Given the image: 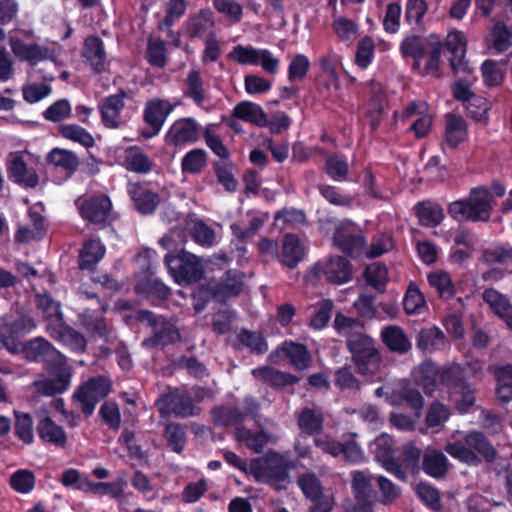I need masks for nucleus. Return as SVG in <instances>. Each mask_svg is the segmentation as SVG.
Listing matches in <instances>:
<instances>
[{"mask_svg":"<svg viewBox=\"0 0 512 512\" xmlns=\"http://www.w3.org/2000/svg\"><path fill=\"white\" fill-rule=\"evenodd\" d=\"M34 362H42L48 371V376L34 382L38 393L52 396L68 389L72 372L66 358L41 337L34 338Z\"/></svg>","mask_w":512,"mask_h":512,"instance_id":"1","label":"nucleus"},{"mask_svg":"<svg viewBox=\"0 0 512 512\" xmlns=\"http://www.w3.org/2000/svg\"><path fill=\"white\" fill-rule=\"evenodd\" d=\"M38 308L43 312L45 328L51 337L73 350L82 351L85 349V338L64 324L59 303L48 296H43L38 301Z\"/></svg>","mask_w":512,"mask_h":512,"instance_id":"2","label":"nucleus"},{"mask_svg":"<svg viewBox=\"0 0 512 512\" xmlns=\"http://www.w3.org/2000/svg\"><path fill=\"white\" fill-rule=\"evenodd\" d=\"M456 435H461V432L455 431L452 435L454 440L445 445V451L454 459L466 464H477L478 455H482L487 460L495 458L494 448L480 432H470L462 439H456Z\"/></svg>","mask_w":512,"mask_h":512,"instance_id":"3","label":"nucleus"},{"mask_svg":"<svg viewBox=\"0 0 512 512\" xmlns=\"http://www.w3.org/2000/svg\"><path fill=\"white\" fill-rule=\"evenodd\" d=\"M293 467L291 461L284 455L269 451L266 455L253 459L249 464V474L256 481L277 485L288 479L289 470Z\"/></svg>","mask_w":512,"mask_h":512,"instance_id":"4","label":"nucleus"},{"mask_svg":"<svg viewBox=\"0 0 512 512\" xmlns=\"http://www.w3.org/2000/svg\"><path fill=\"white\" fill-rule=\"evenodd\" d=\"M32 329V318L21 316L17 319L12 317H0V342L13 353L24 352L27 358L32 354V339L26 340Z\"/></svg>","mask_w":512,"mask_h":512,"instance_id":"5","label":"nucleus"},{"mask_svg":"<svg viewBox=\"0 0 512 512\" xmlns=\"http://www.w3.org/2000/svg\"><path fill=\"white\" fill-rule=\"evenodd\" d=\"M165 263L169 273L178 284L196 281L203 274V267L199 259L184 250L177 255L167 254Z\"/></svg>","mask_w":512,"mask_h":512,"instance_id":"6","label":"nucleus"},{"mask_svg":"<svg viewBox=\"0 0 512 512\" xmlns=\"http://www.w3.org/2000/svg\"><path fill=\"white\" fill-rule=\"evenodd\" d=\"M110 381L102 376L91 378L73 394V399L79 404L82 412L91 415L97 403L110 392Z\"/></svg>","mask_w":512,"mask_h":512,"instance_id":"7","label":"nucleus"},{"mask_svg":"<svg viewBox=\"0 0 512 512\" xmlns=\"http://www.w3.org/2000/svg\"><path fill=\"white\" fill-rule=\"evenodd\" d=\"M176 104H172L164 99L149 100L144 108L143 117L145 123L149 126L142 132L146 139L156 136L162 129L167 117L175 109Z\"/></svg>","mask_w":512,"mask_h":512,"instance_id":"8","label":"nucleus"},{"mask_svg":"<svg viewBox=\"0 0 512 512\" xmlns=\"http://www.w3.org/2000/svg\"><path fill=\"white\" fill-rule=\"evenodd\" d=\"M334 244L343 252L360 256L363 252L364 238L359 228L351 221H340L335 226Z\"/></svg>","mask_w":512,"mask_h":512,"instance_id":"9","label":"nucleus"},{"mask_svg":"<svg viewBox=\"0 0 512 512\" xmlns=\"http://www.w3.org/2000/svg\"><path fill=\"white\" fill-rule=\"evenodd\" d=\"M369 449L386 471L395 475L400 480H406L405 472L394 459L393 441L388 434L383 433L377 436L370 443Z\"/></svg>","mask_w":512,"mask_h":512,"instance_id":"10","label":"nucleus"},{"mask_svg":"<svg viewBox=\"0 0 512 512\" xmlns=\"http://www.w3.org/2000/svg\"><path fill=\"white\" fill-rule=\"evenodd\" d=\"M298 484L305 496L313 502L311 512H331L334 498L330 493L322 491L321 484L314 474H304Z\"/></svg>","mask_w":512,"mask_h":512,"instance_id":"11","label":"nucleus"},{"mask_svg":"<svg viewBox=\"0 0 512 512\" xmlns=\"http://www.w3.org/2000/svg\"><path fill=\"white\" fill-rule=\"evenodd\" d=\"M210 394L204 389H193L191 392L175 391L166 397L171 412L182 417L193 416L198 413V408L193 403V396L196 401H202Z\"/></svg>","mask_w":512,"mask_h":512,"instance_id":"12","label":"nucleus"},{"mask_svg":"<svg viewBox=\"0 0 512 512\" xmlns=\"http://www.w3.org/2000/svg\"><path fill=\"white\" fill-rule=\"evenodd\" d=\"M320 275L329 282L344 284L352 279L353 269L350 262L341 256L331 257L316 266Z\"/></svg>","mask_w":512,"mask_h":512,"instance_id":"13","label":"nucleus"},{"mask_svg":"<svg viewBox=\"0 0 512 512\" xmlns=\"http://www.w3.org/2000/svg\"><path fill=\"white\" fill-rule=\"evenodd\" d=\"M198 128V123L193 118L178 119L168 129L165 141L173 146L193 143L198 139Z\"/></svg>","mask_w":512,"mask_h":512,"instance_id":"14","label":"nucleus"},{"mask_svg":"<svg viewBox=\"0 0 512 512\" xmlns=\"http://www.w3.org/2000/svg\"><path fill=\"white\" fill-rule=\"evenodd\" d=\"M403 119H411L410 129L418 138L425 137L432 125V117L428 113V105L423 101L411 103L403 112Z\"/></svg>","mask_w":512,"mask_h":512,"instance_id":"15","label":"nucleus"},{"mask_svg":"<svg viewBox=\"0 0 512 512\" xmlns=\"http://www.w3.org/2000/svg\"><path fill=\"white\" fill-rule=\"evenodd\" d=\"M82 217L92 223H105L110 215L111 201L105 195H98L79 204Z\"/></svg>","mask_w":512,"mask_h":512,"instance_id":"16","label":"nucleus"},{"mask_svg":"<svg viewBox=\"0 0 512 512\" xmlns=\"http://www.w3.org/2000/svg\"><path fill=\"white\" fill-rule=\"evenodd\" d=\"M125 97V93L111 95L99 104L102 123L106 128L117 129L120 127V115L124 108Z\"/></svg>","mask_w":512,"mask_h":512,"instance_id":"17","label":"nucleus"},{"mask_svg":"<svg viewBox=\"0 0 512 512\" xmlns=\"http://www.w3.org/2000/svg\"><path fill=\"white\" fill-rule=\"evenodd\" d=\"M446 47L451 53L449 58L450 65L455 73L464 72L468 69L467 63L464 61L466 53V38L460 31H452L447 35Z\"/></svg>","mask_w":512,"mask_h":512,"instance_id":"18","label":"nucleus"},{"mask_svg":"<svg viewBox=\"0 0 512 512\" xmlns=\"http://www.w3.org/2000/svg\"><path fill=\"white\" fill-rule=\"evenodd\" d=\"M128 193L135 208L142 214L154 212L159 204V197L143 185L131 183L128 185Z\"/></svg>","mask_w":512,"mask_h":512,"instance_id":"19","label":"nucleus"},{"mask_svg":"<svg viewBox=\"0 0 512 512\" xmlns=\"http://www.w3.org/2000/svg\"><path fill=\"white\" fill-rule=\"evenodd\" d=\"M493 198L488 189L477 187L471 190L468 203L475 221H486L490 217Z\"/></svg>","mask_w":512,"mask_h":512,"instance_id":"20","label":"nucleus"},{"mask_svg":"<svg viewBox=\"0 0 512 512\" xmlns=\"http://www.w3.org/2000/svg\"><path fill=\"white\" fill-rule=\"evenodd\" d=\"M233 116L255 126L268 125V118L263 108L251 101H241L233 108Z\"/></svg>","mask_w":512,"mask_h":512,"instance_id":"21","label":"nucleus"},{"mask_svg":"<svg viewBox=\"0 0 512 512\" xmlns=\"http://www.w3.org/2000/svg\"><path fill=\"white\" fill-rule=\"evenodd\" d=\"M305 247L298 236L286 234L282 243L280 260L289 268H294L304 259Z\"/></svg>","mask_w":512,"mask_h":512,"instance_id":"22","label":"nucleus"},{"mask_svg":"<svg viewBox=\"0 0 512 512\" xmlns=\"http://www.w3.org/2000/svg\"><path fill=\"white\" fill-rule=\"evenodd\" d=\"M82 55L95 71L101 72L105 69L106 53L104 44L98 37L86 38Z\"/></svg>","mask_w":512,"mask_h":512,"instance_id":"23","label":"nucleus"},{"mask_svg":"<svg viewBox=\"0 0 512 512\" xmlns=\"http://www.w3.org/2000/svg\"><path fill=\"white\" fill-rule=\"evenodd\" d=\"M183 95L190 98L198 107H202L204 102L207 101V91L199 70L192 69L189 71L184 82Z\"/></svg>","mask_w":512,"mask_h":512,"instance_id":"24","label":"nucleus"},{"mask_svg":"<svg viewBox=\"0 0 512 512\" xmlns=\"http://www.w3.org/2000/svg\"><path fill=\"white\" fill-rule=\"evenodd\" d=\"M381 339L383 343L394 352L406 353L412 345L404 330L396 325H389L382 329Z\"/></svg>","mask_w":512,"mask_h":512,"instance_id":"25","label":"nucleus"},{"mask_svg":"<svg viewBox=\"0 0 512 512\" xmlns=\"http://www.w3.org/2000/svg\"><path fill=\"white\" fill-rule=\"evenodd\" d=\"M417 347L425 353H431L445 349L447 340L438 327H430L420 331L417 338Z\"/></svg>","mask_w":512,"mask_h":512,"instance_id":"26","label":"nucleus"},{"mask_svg":"<svg viewBox=\"0 0 512 512\" xmlns=\"http://www.w3.org/2000/svg\"><path fill=\"white\" fill-rule=\"evenodd\" d=\"M235 438L256 453L262 451L267 443H275L278 440L277 436L266 432L253 433L242 427L236 429Z\"/></svg>","mask_w":512,"mask_h":512,"instance_id":"27","label":"nucleus"},{"mask_svg":"<svg viewBox=\"0 0 512 512\" xmlns=\"http://www.w3.org/2000/svg\"><path fill=\"white\" fill-rule=\"evenodd\" d=\"M423 470L434 478L444 477L448 471L447 457L436 449L428 448L423 457Z\"/></svg>","mask_w":512,"mask_h":512,"instance_id":"28","label":"nucleus"},{"mask_svg":"<svg viewBox=\"0 0 512 512\" xmlns=\"http://www.w3.org/2000/svg\"><path fill=\"white\" fill-rule=\"evenodd\" d=\"M186 25L192 36L207 38L210 35H215L213 14L209 10H202L191 16Z\"/></svg>","mask_w":512,"mask_h":512,"instance_id":"29","label":"nucleus"},{"mask_svg":"<svg viewBox=\"0 0 512 512\" xmlns=\"http://www.w3.org/2000/svg\"><path fill=\"white\" fill-rule=\"evenodd\" d=\"M255 378L272 386L284 387L298 382V378L290 373L282 372L271 367H260L252 371Z\"/></svg>","mask_w":512,"mask_h":512,"instance_id":"30","label":"nucleus"},{"mask_svg":"<svg viewBox=\"0 0 512 512\" xmlns=\"http://www.w3.org/2000/svg\"><path fill=\"white\" fill-rule=\"evenodd\" d=\"M467 138V125L465 120L456 115H448L446 120L445 140L451 148L457 147Z\"/></svg>","mask_w":512,"mask_h":512,"instance_id":"31","label":"nucleus"},{"mask_svg":"<svg viewBox=\"0 0 512 512\" xmlns=\"http://www.w3.org/2000/svg\"><path fill=\"white\" fill-rule=\"evenodd\" d=\"M415 382L422 386L426 394H431L436 386L438 371L434 363L425 361L412 371Z\"/></svg>","mask_w":512,"mask_h":512,"instance_id":"32","label":"nucleus"},{"mask_svg":"<svg viewBox=\"0 0 512 512\" xmlns=\"http://www.w3.org/2000/svg\"><path fill=\"white\" fill-rule=\"evenodd\" d=\"M104 255V245L98 240L91 239L84 244L80 252L79 266L81 269L91 270Z\"/></svg>","mask_w":512,"mask_h":512,"instance_id":"33","label":"nucleus"},{"mask_svg":"<svg viewBox=\"0 0 512 512\" xmlns=\"http://www.w3.org/2000/svg\"><path fill=\"white\" fill-rule=\"evenodd\" d=\"M497 378L496 396L499 401L508 403L512 401V364L496 367Z\"/></svg>","mask_w":512,"mask_h":512,"instance_id":"34","label":"nucleus"},{"mask_svg":"<svg viewBox=\"0 0 512 512\" xmlns=\"http://www.w3.org/2000/svg\"><path fill=\"white\" fill-rule=\"evenodd\" d=\"M415 210L420 223L427 227H436L444 219L443 209L436 203H418Z\"/></svg>","mask_w":512,"mask_h":512,"instance_id":"35","label":"nucleus"},{"mask_svg":"<svg viewBox=\"0 0 512 512\" xmlns=\"http://www.w3.org/2000/svg\"><path fill=\"white\" fill-rule=\"evenodd\" d=\"M124 166L131 171L138 173H147L151 170L152 165L148 157L143 153V151L136 147L132 146L125 150L124 152Z\"/></svg>","mask_w":512,"mask_h":512,"instance_id":"36","label":"nucleus"},{"mask_svg":"<svg viewBox=\"0 0 512 512\" xmlns=\"http://www.w3.org/2000/svg\"><path fill=\"white\" fill-rule=\"evenodd\" d=\"M403 307L405 312L410 315H419L426 310V300L416 284H409L403 298Z\"/></svg>","mask_w":512,"mask_h":512,"instance_id":"37","label":"nucleus"},{"mask_svg":"<svg viewBox=\"0 0 512 512\" xmlns=\"http://www.w3.org/2000/svg\"><path fill=\"white\" fill-rule=\"evenodd\" d=\"M84 488L85 493H92L98 496L110 495L118 499L121 498L124 491V481L119 479L114 482H86Z\"/></svg>","mask_w":512,"mask_h":512,"instance_id":"38","label":"nucleus"},{"mask_svg":"<svg viewBox=\"0 0 512 512\" xmlns=\"http://www.w3.org/2000/svg\"><path fill=\"white\" fill-rule=\"evenodd\" d=\"M282 351L296 369L303 370L309 367L311 357L304 345L293 342L285 343Z\"/></svg>","mask_w":512,"mask_h":512,"instance_id":"39","label":"nucleus"},{"mask_svg":"<svg viewBox=\"0 0 512 512\" xmlns=\"http://www.w3.org/2000/svg\"><path fill=\"white\" fill-rule=\"evenodd\" d=\"M60 135L70 141L91 148L95 144L93 136L83 127L76 124H64L59 127Z\"/></svg>","mask_w":512,"mask_h":512,"instance_id":"40","label":"nucleus"},{"mask_svg":"<svg viewBox=\"0 0 512 512\" xmlns=\"http://www.w3.org/2000/svg\"><path fill=\"white\" fill-rule=\"evenodd\" d=\"M322 424V414L313 409L305 408L298 416V425L303 434L314 435L320 432Z\"/></svg>","mask_w":512,"mask_h":512,"instance_id":"41","label":"nucleus"},{"mask_svg":"<svg viewBox=\"0 0 512 512\" xmlns=\"http://www.w3.org/2000/svg\"><path fill=\"white\" fill-rule=\"evenodd\" d=\"M425 50L424 40L416 35L405 37L400 45V51L403 56H411L414 59L413 68H420V60Z\"/></svg>","mask_w":512,"mask_h":512,"instance_id":"42","label":"nucleus"},{"mask_svg":"<svg viewBox=\"0 0 512 512\" xmlns=\"http://www.w3.org/2000/svg\"><path fill=\"white\" fill-rule=\"evenodd\" d=\"M186 8L187 2L185 0H169L164 6L165 15L159 21V29L169 30L184 15Z\"/></svg>","mask_w":512,"mask_h":512,"instance_id":"43","label":"nucleus"},{"mask_svg":"<svg viewBox=\"0 0 512 512\" xmlns=\"http://www.w3.org/2000/svg\"><path fill=\"white\" fill-rule=\"evenodd\" d=\"M332 29L343 42H353L359 33V25L344 16H338L333 20Z\"/></svg>","mask_w":512,"mask_h":512,"instance_id":"44","label":"nucleus"},{"mask_svg":"<svg viewBox=\"0 0 512 512\" xmlns=\"http://www.w3.org/2000/svg\"><path fill=\"white\" fill-rule=\"evenodd\" d=\"M8 175L18 184H24L26 187H32V176L27 175V164L20 152L12 154L10 165L8 166Z\"/></svg>","mask_w":512,"mask_h":512,"instance_id":"45","label":"nucleus"},{"mask_svg":"<svg viewBox=\"0 0 512 512\" xmlns=\"http://www.w3.org/2000/svg\"><path fill=\"white\" fill-rule=\"evenodd\" d=\"M428 282L437 293L444 298H449L454 295L455 288L452 283L450 275L441 270L433 271L427 275Z\"/></svg>","mask_w":512,"mask_h":512,"instance_id":"46","label":"nucleus"},{"mask_svg":"<svg viewBox=\"0 0 512 512\" xmlns=\"http://www.w3.org/2000/svg\"><path fill=\"white\" fill-rule=\"evenodd\" d=\"M475 390L469 385L462 384L454 388L451 401L460 413H466L475 404Z\"/></svg>","mask_w":512,"mask_h":512,"instance_id":"47","label":"nucleus"},{"mask_svg":"<svg viewBox=\"0 0 512 512\" xmlns=\"http://www.w3.org/2000/svg\"><path fill=\"white\" fill-rule=\"evenodd\" d=\"M38 433L43 441L56 445L65 443L66 436L63 429L56 425L50 418H44L38 425Z\"/></svg>","mask_w":512,"mask_h":512,"instance_id":"48","label":"nucleus"},{"mask_svg":"<svg viewBox=\"0 0 512 512\" xmlns=\"http://www.w3.org/2000/svg\"><path fill=\"white\" fill-rule=\"evenodd\" d=\"M347 345L353 356V359L357 358L358 356H362L363 354L377 351L374 340L362 332L354 333L353 335L349 336L347 339Z\"/></svg>","mask_w":512,"mask_h":512,"instance_id":"49","label":"nucleus"},{"mask_svg":"<svg viewBox=\"0 0 512 512\" xmlns=\"http://www.w3.org/2000/svg\"><path fill=\"white\" fill-rule=\"evenodd\" d=\"M207 164L206 152L193 149L186 153L181 161L182 171L189 174L201 173Z\"/></svg>","mask_w":512,"mask_h":512,"instance_id":"50","label":"nucleus"},{"mask_svg":"<svg viewBox=\"0 0 512 512\" xmlns=\"http://www.w3.org/2000/svg\"><path fill=\"white\" fill-rule=\"evenodd\" d=\"M341 65V56L334 51H329L327 54L319 58V66L322 72L327 75L335 88L338 87L339 74L337 67Z\"/></svg>","mask_w":512,"mask_h":512,"instance_id":"51","label":"nucleus"},{"mask_svg":"<svg viewBox=\"0 0 512 512\" xmlns=\"http://www.w3.org/2000/svg\"><path fill=\"white\" fill-rule=\"evenodd\" d=\"M310 66V60L306 55L297 54L293 56L288 66L289 81H302L308 74Z\"/></svg>","mask_w":512,"mask_h":512,"instance_id":"52","label":"nucleus"},{"mask_svg":"<svg viewBox=\"0 0 512 512\" xmlns=\"http://www.w3.org/2000/svg\"><path fill=\"white\" fill-rule=\"evenodd\" d=\"M375 53V43L371 37H363L358 45L355 63L358 67L366 69L372 62Z\"/></svg>","mask_w":512,"mask_h":512,"instance_id":"53","label":"nucleus"},{"mask_svg":"<svg viewBox=\"0 0 512 512\" xmlns=\"http://www.w3.org/2000/svg\"><path fill=\"white\" fill-rule=\"evenodd\" d=\"M268 218V214L255 215L249 220L246 228H242L239 224H232L231 229L233 234L240 240H247L253 237L261 229Z\"/></svg>","mask_w":512,"mask_h":512,"instance_id":"54","label":"nucleus"},{"mask_svg":"<svg viewBox=\"0 0 512 512\" xmlns=\"http://www.w3.org/2000/svg\"><path fill=\"white\" fill-rule=\"evenodd\" d=\"M483 300L500 318L512 309L508 299L494 289L485 290Z\"/></svg>","mask_w":512,"mask_h":512,"instance_id":"55","label":"nucleus"},{"mask_svg":"<svg viewBox=\"0 0 512 512\" xmlns=\"http://www.w3.org/2000/svg\"><path fill=\"white\" fill-rule=\"evenodd\" d=\"M259 48L236 45L228 53V58L240 65H256Z\"/></svg>","mask_w":512,"mask_h":512,"instance_id":"56","label":"nucleus"},{"mask_svg":"<svg viewBox=\"0 0 512 512\" xmlns=\"http://www.w3.org/2000/svg\"><path fill=\"white\" fill-rule=\"evenodd\" d=\"M466 110L475 121L486 123L490 103L481 96H471L466 103Z\"/></svg>","mask_w":512,"mask_h":512,"instance_id":"57","label":"nucleus"},{"mask_svg":"<svg viewBox=\"0 0 512 512\" xmlns=\"http://www.w3.org/2000/svg\"><path fill=\"white\" fill-rule=\"evenodd\" d=\"M333 309V302L331 300H323L314 306L313 315L310 320V325L314 329L324 328L330 318Z\"/></svg>","mask_w":512,"mask_h":512,"instance_id":"58","label":"nucleus"},{"mask_svg":"<svg viewBox=\"0 0 512 512\" xmlns=\"http://www.w3.org/2000/svg\"><path fill=\"white\" fill-rule=\"evenodd\" d=\"M372 476L363 471L353 473L352 488L358 500L366 502L371 492Z\"/></svg>","mask_w":512,"mask_h":512,"instance_id":"59","label":"nucleus"},{"mask_svg":"<svg viewBox=\"0 0 512 512\" xmlns=\"http://www.w3.org/2000/svg\"><path fill=\"white\" fill-rule=\"evenodd\" d=\"M48 159L56 166L63 167L67 170H74L78 166V157L71 151L55 148L49 155Z\"/></svg>","mask_w":512,"mask_h":512,"instance_id":"60","label":"nucleus"},{"mask_svg":"<svg viewBox=\"0 0 512 512\" xmlns=\"http://www.w3.org/2000/svg\"><path fill=\"white\" fill-rule=\"evenodd\" d=\"M334 328L336 331L349 338L354 333H360L363 325L362 323L354 318L347 317L342 313H337L334 319Z\"/></svg>","mask_w":512,"mask_h":512,"instance_id":"61","label":"nucleus"},{"mask_svg":"<svg viewBox=\"0 0 512 512\" xmlns=\"http://www.w3.org/2000/svg\"><path fill=\"white\" fill-rule=\"evenodd\" d=\"M234 170V166L229 162H224L216 166L217 180L228 192H234L238 187Z\"/></svg>","mask_w":512,"mask_h":512,"instance_id":"62","label":"nucleus"},{"mask_svg":"<svg viewBox=\"0 0 512 512\" xmlns=\"http://www.w3.org/2000/svg\"><path fill=\"white\" fill-rule=\"evenodd\" d=\"M359 372L363 375H374L380 368V355L378 350L363 354L353 359Z\"/></svg>","mask_w":512,"mask_h":512,"instance_id":"63","label":"nucleus"},{"mask_svg":"<svg viewBox=\"0 0 512 512\" xmlns=\"http://www.w3.org/2000/svg\"><path fill=\"white\" fill-rule=\"evenodd\" d=\"M194 240L202 246H212L216 242L214 231L201 220L192 221L190 227Z\"/></svg>","mask_w":512,"mask_h":512,"instance_id":"64","label":"nucleus"}]
</instances>
